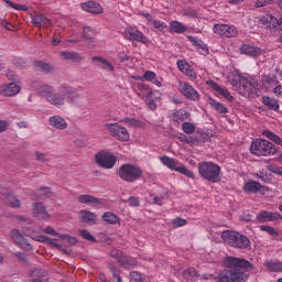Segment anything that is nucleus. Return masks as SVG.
Masks as SVG:
<instances>
[{"label": "nucleus", "mask_w": 282, "mask_h": 282, "mask_svg": "<svg viewBox=\"0 0 282 282\" xmlns=\"http://www.w3.org/2000/svg\"><path fill=\"white\" fill-rule=\"evenodd\" d=\"M102 221L106 224L113 226L115 224H118L120 221V217L118 215L111 213V212H106L102 215Z\"/></svg>", "instance_id": "c9c22d12"}, {"label": "nucleus", "mask_w": 282, "mask_h": 282, "mask_svg": "<svg viewBox=\"0 0 282 282\" xmlns=\"http://www.w3.org/2000/svg\"><path fill=\"white\" fill-rule=\"evenodd\" d=\"M40 191L42 192L41 194H37L36 192L33 193V197H41V195H48L52 196L54 195V192H52V188L50 187H41Z\"/></svg>", "instance_id": "de8ad7c7"}, {"label": "nucleus", "mask_w": 282, "mask_h": 282, "mask_svg": "<svg viewBox=\"0 0 282 282\" xmlns=\"http://www.w3.org/2000/svg\"><path fill=\"white\" fill-rule=\"evenodd\" d=\"M173 120L174 122H184V120H188V112H186V110L181 109V110H176L173 113Z\"/></svg>", "instance_id": "e433bc0d"}, {"label": "nucleus", "mask_w": 282, "mask_h": 282, "mask_svg": "<svg viewBox=\"0 0 282 282\" xmlns=\"http://www.w3.org/2000/svg\"><path fill=\"white\" fill-rule=\"evenodd\" d=\"M43 232H44L45 235H52V237H58V235H62V234H58V232L56 231V229L53 228V227H46V228L43 230Z\"/></svg>", "instance_id": "13d9d810"}, {"label": "nucleus", "mask_w": 282, "mask_h": 282, "mask_svg": "<svg viewBox=\"0 0 282 282\" xmlns=\"http://www.w3.org/2000/svg\"><path fill=\"white\" fill-rule=\"evenodd\" d=\"M183 276L184 279H194V276H197V270L195 268H189L184 271Z\"/></svg>", "instance_id": "09e8293b"}, {"label": "nucleus", "mask_w": 282, "mask_h": 282, "mask_svg": "<svg viewBox=\"0 0 282 282\" xmlns=\"http://www.w3.org/2000/svg\"><path fill=\"white\" fill-rule=\"evenodd\" d=\"M105 129H107L115 138H118L121 142H128L129 140V131L127 128L118 124V123H105Z\"/></svg>", "instance_id": "9d476101"}, {"label": "nucleus", "mask_w": 282, "mask_h": 282, "mask_svg": "<svg viewBox=\"0 0 282 282\" xmlns=\"http://www.w3.org/2000/svg\"><path fill=\"white\" fill-rule=\"evenodd\" d=\"M273 93L275 94V96L278 98H282V86L281 85H278L274 89H273Z\"/></svg>", "instance_id": "774afa93"}, {"label": "nucleus", "mask_w": 282, "mask_h": 282, "mask_svg": "<svg viewBox=\"0 0 282 282\" xmlns=\"http://www.w3.org/2000/svg\"><path fill=\"white\" fill-rule=\"evenodd\" d=\"M58 239L59 241H67V243H69V246H76V243H78V239H76V237L68 235V234H62L58 235Z\"/></svg>", "instance_id": "a19ab883"}, {"label": "nucleus", "mask_w": 282, "mask_h": 282, "mask_svg": "<svg viewBox=\"0 0 282 282\" xmlns=\"http://www.w3.org/2000/svg\"><path fill=\"white\" fill-rule=\"evenodd\" d=\"M48 122L51 127L59 129V131H64V129H67V121H65V119L61 116L50 117Z\"/></svg>", "instance_id": "5701e85b"}, {"label": "nucleus", "mask_w": 282, "mask_h": 282, "mask_svg": "<svg viewBox=\"0 0 282 282\" xmlns=\"http://www.w3.org/2000/svg\"><path fill=\"white\" fill-rule=\"evenodd\" d=\"M177 67L180 72H182L185 76H188L191 80H195L197 78V73H195V68L188 64L186 61H178Z\"/></svg>", "instance_id": "dca6fc26"}, {"label": "nucleus", "mask_w": 282, "mask_h": 282, "mask_svg": "<svg viewBox=\"0 0 282 282\" xmlns=\"http://www.w3.org/2000/svg\"><path fill=\"white\" fill-rule=\"evenodd\" d=\"M209 105L210 107H213V109H215V111H217V113H221V116H226V113L228 112V108L224 106V104L213 98L209 99Z\"/></svg>", "instance_id": "72a5a7b5"}, {"label": "nucleus", "mask_w": 282, "mask_h": 282, "mask_svg": "<svg viewBox=\"0 0 282 282\" xmlns=\"http://www.w3.org/2000/svg\"><path fill=\"white\" fill-rule=\"evenodd\" d=\"M178 89L188 100H199V93H197V90L186 82H180Z\"/></svg>", "instance_id": "f8f14e48"}, {"label": "nucleus", "mask_w": 282, "mask_h": 282, "mask_svg": "<svg viewBox=\"0 0 282 282\" xmlns=\"http://www.w3.org/2000/svg\"><path fill=\"white\" fill-rule=\"evenodd\" d=\"M83 37L86 41V43L88 44L94 43V40L96 39V30H93L89 26H84Z\"/></svg>", "instance_id": "f704fd0d"}, {"label": "nucleus", "mask_w": 282, "mask_h": 282, "mask_svg": "<svg viewBox=\"0 0 282 282\" xmlns=\"http://www.w3.org/2000/svg\"><path fill=\"white\" fill-rule=\"evenodd\" d=\"M276 145L265 139H257L251 143L250 152L252 155H274L276 153Z\"/></svg>", "instance_id": "20e7f679"}, {"label": "nucleus", "mask_w": 282, "mask_h": 282, "mask_svg": "<svg viewBox=\"0 0 282 282\" xmlns=\"http://www.w3.org/2000/svg\"><path fill=\"white\" fill-rule=\"evenodd\" d=\"M62 89H63V94H65V96L67 97V100H69L70 102H74V100H77V98H80V94H78L76 89L67 85H63Z\"/></svg>", "instance_id": "c756f323"}, {"label": "nucleus", "mask_w": 282, "mask_h": 282, "mask_svg": "<svg viewBox=\"0 0 282 282\" xmlns=\"http://www.w3.org/2000/svg\"><path fill=\"white\" fill-rule=\"evenodd\" d=\"M162 164L164 166H167V169H171V171H176V173H181L182 175H185V177H189L191 180H195V174L193 171L186 169L184 164L180 163V161L169 158L166 155L160 158Z\"/></svg>", "instance_id": "0eeeda50"}, {"label": "nucleus", "mask_w": 282, "mask_h": 282, "mask_svg": "<svg viewBox=\"0 0 282 282\" xmlns=\"http://www.w3.org/2000/svg\"><path fill=\"white\" fill-rule=\"evenodd\" d=\"M187 221L183 218H176L174 219V226H177L178 228L182 226H186Z\"/></svg>", "instance_id": "338daca9"}, {"label": "nucleus", "mask_w": 282, "mask_h": 282, "mask_svg": "<svg viewBox=\"0 0 282 282\" xmlns=\"http://www.w3.org/2000/svg\"><path fill=\"white\" fill-rule=\"evenodd\" d=\"M91 62L100 67L101 69H106V72H113V64H111L107 58L102 56H93Z\"/></svg>", "instance_id": "4be33fe9"}, {"label": "nucleus", "mask_w": 282, "mask_h": 282, "mask_svg": "<svg viewBox=\"0 0 282 282\" xmlns=\"http://www.w3.org/2000/svg\"><path fill=\"white\" fill-rule=\"evenodd\" d=\"M19 261H22V263H28V256L24 252H18L14 254Z\"/></svg>", "instance_id": "680f3d73"}, {"label": "nucleus", "mask_w": 282, "mask_h": 282, "mask_svg": "<svg viewBox=\"0 0 282 282\" xmlns=\"http://www.w3.org/2000/svg\"><path fill=\"white\" fill-rule=\"evenodd\" d=\"M238 91L247 98H257L259 96V82L242 77L239 82Z\"/></svg>", "instance_id": "423d86ee"}, {"label": "nucleus", "mask_w": 282, "mask_h": 282, "mask_svg": "<svg viewBox=\"0 0 282 282\" xmlns=\"http://www.w3.org/2000/svg\"><path fill=\"white\" fill-rule=\"evenodd\" d=\"M221 239L225 243H228L231 248H238V250H248L250 248V238L237 231H223Z\"/></svg>", "instance_id": "7ed1b4c3"}, {"label": "nucleus", "mask_w": 282, "mask_h": 282, "mask_svg": "<svg viewBox=\"0 0 282 282\" xmlns=\"http://www.w3.org/2000/svg\"><path fill=\"white\" fill-rule=\"evenodd\" d=\"M262 105H264V107L269 108L270 111H279V109H280L279 100H276L270 96L262 97Z\"/></svg>", "instance_id": "393cba45"}, {"label": "nucleus", "mask_w": 282, "mask_h": 282, "mask_svg": "<svg viewBox=\"0 0 282 282\" xmlns=\"http://www.w3.org/2000/svg\"><path fill=\"white\" fill-rule=\"evenodd\" d=\"M264 265L268 268L269 272H282V262L265 261Z\"/></svg>", "instance_id": "58836bf2"}, {"label": "nucleus", "mask_w": 282, "mask_h": 282, "mask_svg": "<svg viewBox=\"0 0 282 282\" xmlns=\"http://www.w3.org/2000/svg\"><path fill=\"white\" fill-rule=\"evenodd\" d=\"M178 140L181 142H186V144H195V138H193V137H186V135L182 134L181 137H178Z\"/></svg>", "instance_id": "4d7b16f0"}, {"label": "nucleus", "mask_w": 282, "mask_h": 282, "mask_svg": "<svg viewBox=\"0 0 282 282\" xmlns=\"http://www.w3.org/2000/svg\"><path fill=\"white\" fill-rule=\"evenodd\" d=\"M33 66L36 72H44L45 74H51V72L54 70V67H52V65L43 61H35L33 63Z\"/></svg>", "instance_id": "2f4dec72"}, {"label": "nucleus", "mask_w": 282, "mask_h": 282, "mask_svg": "<svg viewBox=\"0 0 282 282\" xmlns=\"http://www.w3.org/2000/svg\"><path fill=\"white\" fill-rule=\"evenodd\" d=\"M198 173L203 180H207L212 184L221 182V166L214 162H200L198 164Z\"/></svg>", "instance_id": "f03ea898"}, {"label": "nucleus", "mask_w": 282, "mask_h": 282, "mask_svg": "<svg viewBox=\"0 0 282 282\" xmlns=\"http://www.w3.org/2000/svg\"><path fill=\"white\" fill-rule=\"evenodd\" d=\"M118 263L121 268H135V265H138V261L128 256H120L118 258Z\"/></svg>", "instance_id": "c85d7f7f"}, {"label": "nucleus", "mask_w": 282, "mask_h": 282, "mask_svg": "<svg viewBox=\"0 0 282 282\" xmlns=\"http://www.w3.org/2000/svg\"><path fill=\"white\" fill-rule=\"evenodd\" d=\"M243 191L245 193H253L254 195H257V193L265 195V187L261 185V183L252 180L245 183Z\"/></svg>", "instance_id": "4468645a"}, {"label": "nucleus", "mask_w": 282, "mask_h": 282, "mask_svg": "<svg viewBox=\"0 0 282 282\" xmlns=\"http://www.w3.org/2000/svg\"><path fill=\"white\" fill-rule=\"evenodd\" d=\"M61 56L64 61H73V63H80V61H83V58L78 56V53L63 52Z\"/></svg>", "instance_id": "4c0bfd02"}, {"label": "nucleus", "mask_w": 282, "mask_h": 282, "mask_svg": "<svg viewBox=\"0 0 282 282\" xmlns=\"http://www.w3.org/2000/svg\"><path fill=\"white\" fill-rule=\"evenodd\" d=\"M259 23L264 30L271 32H282V18L276 19L272 15H263L259 19Z\"/></svg>", "instance_id": "1a4fd4ad"}, {"label": "nucleus", "mask_w": 282, "mask_h": 282, "mask_svg": "<svg viewBox=\"0 0 282 282\" xmlns=\"http://www.w3.org/2000/svg\"><path fill=\"white\" fill-rule=\"evenodd\" d=\"M126 39L142 43V33H140V31H126Z\"/></svg>", "instance_id": "ea45409f"}, {"label": "nucleus", "mask_w": 282, "mask_h": 282, "mask_svg": "<svg viewBox=\"0 0 282 282\" xmlns=\"http://www.w3.org/2000/svg\"><path fill=\"white\" fill-rule=\"evenodd\" d=\"M268 169L271 173H274V175H280L282 177V166L269 165Z\"/></svg>", "instance_id": "864d4df0"}, {"label": "nucleus", "mask_w": 282, "mask_h": 282, "mask_svg": "<svg viewBox=\"0 0 282 282\" xmlns=\"http://www.w3.org/2000/svg\"><path fill=\"white\" fill-rule=\"evenodd\" d=\"M46 274L47 272L41 269H34L31 271V276H36V279H43Z\"/></svg>", "instance_id": "603ef678"}, {"label": "nucleus", "mask_w": 282, "mask_h": 282, "mask_svg": "<svg viewBox=\"0 0 282 282\" xmlns=\"http://www.w3.org/2000/svg\"><path fill=\"white\" fill-rule=\"evenodd\" d=\"M150 25H152L156 30H160V32H162V30H164V28H166V24L164 22L159 21V20L152 21V24H150Z\"/></svg>", "instance_id": "5fc2aeb1"}, {"label": "nucleus", "mask_w": 282, "mask_h": 282, "mask_svg": "<svg viewBox=\"0 0 282 282\" xmlns=\"http://www.w3.org/2000/svg\"><path fill=\"white\" fill-rule=\"evenodd\" d=\"M4 3H7L10 8H13V10H19L20 12H28V6L14 3L10 0H3Z\"/></svg>", "instance_id": "79ce46f5"}, {"label": "nucleus", "mask_w": 282, "mask_h": 282, "mask_svg": "<svg viewBox=\"0 0 282 282\" xmlns=\"http://www.w3.org/2000/svg\"><path fill=\"white\" fill-rule=\"evenodd\" d=\"M187 28L180 21H173L170 24V32L171 34H184Z\"/></svg>", "instance_id": "473e14b6"}, {"label": "nucleus", "mask_w": 282, "mask_h": 282, "mask_svg": "<svg viewBox=\"0 0 282 282\" xmlns=\"http://www.w3.org/2000/svg\"><path fill=\"white\" fill-rule=\"evenodd\" d=\"M142 90L148 91L145 94V105L151 111H155L158 109V104H155V100L158 97H155L156 91H153L151 88H149V85L142 84Z\"/></svg>", "instance_id": "ddd939ff"}, {"label": "nucleus", "mask_w": 282, "mask_h": 282, "mask_svg": "<svg viewBox=\"0 0 282 282\" xmlns=\"http://www.w3.org/2000/svg\"><path fill=\"white\" fill-rule=\"evenodd\" d=\"M40 91L42 94H52L53 88H52V86L43 85V86H41Z\"/></svg>", "instance_id": "69168bd1"}, {"label": "nucleus", "mask_w": 282, "mask_h": 282, "mask_svg": "<svg viewBox=\"0 0 282 282\" xmlns=\"http://www.w3.org/2000/svg\"><path fill=\"white\" fill-rule=\"evenodd\" d=\"M282 219V215L276 212H269V221H279Z\"/></svg>", "instance_id": "6e6d98bb"}, {"label": "nucleus", "mask_w": 282, "mask_h": 282, "mask_svg": "<svg viewBox=\"0 0 282 282\" xmlns=\"http://www.w3.org/2000/svg\"><path fill=\"white\" fill-rule=\"evenodd\" d=\"M224 265L227 269L216 276L217 282H248L250 273L257 270L252 262L232 256L224 259Z\"/></svg>", "instance_id": "f257e3e1"}, {"label": "nucleus", "mask_w": 282, "mask_h": 282, "mask_svg": "<svg viewBox=\"0 0 282 282\" xmlns=\"http://www.w3.org/2000/svg\"><path fill=\"white\" fill-rule=\"evenodd\" d=\"M184 133H187V135H191L195 133V124L192 122H183L182 124Z\"/></svg>", "instance_id": "c03bdc74"}, {"label": "nucleus", "mask_w": 282, "mask_h": 282, "mask_svg": "<svg viewBox=\"0 0 282 282\" xmlns=\"http://www.w3.org/2000/svg\"><path fill=\"white\" fill-rule=\"evenodd\" d=\"M129 206H140V198L132 196L128 199Z\"/></svg>", "instance_id": "e2e57ef3"}, {"label": "nucleus", "mask_w": 282, "mask_h": 282, "mask_svg": "<svg viewBox=\"0 0 282 282\" xmlns=\"http://www.w3.org/2000/svg\"><path fill=\"white\" fill-rule=\"evenodd\" d=\"M240 52L241 54H245L246 56H251L253 58L257 56H261V50L259 47L248 45V44H243L240 47Z\"/></svg>", "instance_id": "b1692460"}, {"label": "nucleus", "mask_w": 282, "mask_h": 282, "mask_svg": "<svg viewBox=\"0 0 282 282\" xmlns=\"http://www.w3.org/2000/svg\"><path fill=\"white\" fill-rule=\"evenodd\" d=\"M198 50H202L203 54H209L208 46L200 40L198 45H196Z\"/></svg>", "instance_id": "052dcab7"}, {"label": "nucleus", "mask_w": 282, "mask_h": 282, "mask_svg": "<svg viewBox=\"0 0 282 282\" xmlns=\"http://www.w3.org/2000/svg\"><path fill=\"white\" fill-rule=\"evenodd\" d=\"M142 80H147L148 83H153L156 87H162V82L158 79V75L153 70L144 72L142 76Z\"/></svg>", "instance_id": "7c9ffc66"}, {"label": "nucleus", "mask_w": 282, "mask_h": 282, "mask_svg": "<svg viewBox=\"0 0 282 282\" xmlns=\"http://www.w3.org/2000/svg\"><path fill=\"white\" fill-rule=\"evenodd\" d=\"M79 235L83 239H86V241H93V243H96V237L89 232L87 229H82L79 231Z\"/></svg>", "instance_id": "37998d69"}, {"label": "nucleus", "mask_w": 282, "mask_h": 282, "mask_svg": "<svg viewBox=\"0 0 282 282\" xmlns=\"http://www.w3.org/2000/svg\"><path fill=\"white\" fill-rule=\"evenodd\" d=\"M33 216L36 219H47L50 215L47 214V209L43 206V203H34L32 205Z\"/></svg>", "instance_id": "412c9836"}, {"label": "nucleus", "mask_w": 282, "mask_h": 282, "mask_svg": "<svg viewBox=\"0 0 282 282\" xmlns=\"http://www.w3.org/2000/svg\"><path fill=\"white\" fill-rule=\"evenodd\" d=\"M118 175L123 182L133 183L142 177V169L131 163H126L119 167Z\"/></svg>", "instance_id": "39448f33"}, {"label": "nucleus", "mask_w": 282, "mask_h": 282, "mask_svg": "<svg viewBox=\"0 0 282 282\" xmlns=\"http://www.w3.org/2000/svg\"><path fill=\"white\" fill-rule=\"evenodd\" d=\"M10 238L12 239V241H14V243H18V246H21L25 250H32V246L30 245V242H28V240H25V237L21 235V231L19 229H12L10 231Z\"/></svg>", "instance_id": "2eb2a0df"}, {"label": "nucleus", "mask_w": 282, "mask_h": 282, "mask_svg": "<svg viewBox=\"0 0 282 282\" xmlns=\"http://www.w3.org/2000/svg\"><path fill=\"white\" fill-rule=\"evenodd\" d=\"M80 6L86 12H90V14H102V7L96 1H87Z\"/></svg>", "instance_id": "aec40b11"}, {"label": "nucleus", "mask_w": 282, "mask_h": 282, "mask_svg": "<svg viewBox=\"0 0 282 282\" xmlns=\"http://www.w3.org/2000/svg\"><path fill=\"white\" fill-rule=\"evenodd\" d=\"M184 15L185 17H191L192 19L197 18V11L193 10V9H187L184 11Z\"/></svg>", "instance_id": "0e129e2a"}, {"label": "nucleus", "mask_w": 282, "mask_h": 282, "mask_svg": "<svg viewBox=\"0 0 282 282\" xmlns=\"http://www.w3.org/2000/svg\"><path fill=\"white\" fill-rule=\"evenodd\" d=\"M95 161L101 169H113L116 162H118V158L111 152H98L95 155Z\"/></svg>", "instance_id": "6e6552de"}, {"label": "nucleus", "mask_w": 282, "mask_h": 282, "mask_svg": "<svg viewBox=\"0 0 282 282\" xmlns=\"http://www.w3.org/2000/svg\"><path fill=\"white\" fill-rule=\"evenodd\" d=\"M260 230H262V232H268V235H271V237H279V231H276V229L273 227L262 225Z\"/></svg>", "instance_id": "a18cd8bd"}, {"label": "nucleus", "mask_w": 282, "mask_h": 282, "mask_svg": "<svg viewBox=\"0 0 282 282\" xmlns=\"http://www.w3.org/2000/svg\"><path fill=\"white\" fill-rule=\"evenodd\" d=\"M122 122H124V124H129V127H140V120L135 118H124L122 119Z\"/></svg>", "instance_id": "8fccbe9b"}, {"label": "nucleus", "mask_w": 282, "mask_h": 282, "mask_svg": "<svg viewBox=\"0 0 282 282\" xmlns=\"http://www.w3.org/2000/svg\"><path fill=\"white\" fill-rule=\"evenodd\" d=\"M47 102L54 105L55 107H61L65 105V95L63 94H51L46 97Z\"/></svg>", "instance_id": "a878e982"}, {"label": "nucleus", "mask_w": 282, "mask_h": 282, "mask_svg": "<svg viewBox=\"0 0 282 282\" xmlns=\"http://www.w3.org/2000/svg\"><path fill=\"white\" fill-rule=\"evenodd\" d=\"M32 23L33 25H35V28H41L42 25H45L47 28L48 25H52V22L50 21V19H47V17L39 13H35L32 18Z\"/></svg>", "instance_id": "bb28decb"}, {"label": "nucleus", "mask_w": 282, "mask_h": 282, "mask_svg": "<svg viewBox=\"0 0 282 282\" xmlns=\"http://www.w3.org/2000/svg\"><path fill=\"white\" fill-rule=\"evenodd\" d=\"M7 78L9 80H12V83H19V76L17 74H14V72L9 70L7 73Z\"/></svg>", "instance_id": "bf43d9fd"}, {"label": "nucleus", "mask_w": 282, "mask_h": 282, "mask_svg": "<svg viewBox=\"0 0 282 282\" xmlns=\"http://www.w3.org/2000/svg\"><path fill=\"white\" fill-rule=\"evenodd\" d=\"M214 32L215 34H219V36H226L227 39H234L239 34V31L235 26L228 24H215Z\"/></svg>", "instance_id": "9b49d317"}, {"label": "nucleus", "mask_w": 282, "mask_h": 282, "mask_svg": "<svg viewBox=\"0 0 282 282\" xmlns=\"http://www.w3.org/2000/svg\"><path fill=\"white\" fill-rule=\"evenodd\" d=\"M207 85H209V87H212V89H214V91H216L217 94L223 96V98L228 100V102H232V100H235V97H232V95H230V91H228V89L221 87L219 84H217L213 80H208Z\"/></svg>", "instance_id": "f3484780"}, {"label": "nucleus", "mask_w": 282, "mask_h": 282, "mask_svg": "<svg viewBox=\"0 0 282 282\" xmlns=\"http://www.w3.org/2000/svg\"><path fill=\"white\" fill-rule=\"evenodd\" d=\"M82 217L80 223L82 224H90L91 226H95L96 224V215L87 209L80 210Z\"/></svg>", "instance_id": "cd10ccee"}, {"label": "nucleus", "mask_w": 282, "mask_h": 282, "mask_svg": "<svg viewBox=\"0 0 282 282\" xmlns=\"http://www.w3.org/2000/svg\"><path fill=\"white\" fill-rule=\"evenodd\" d=\"M19 91H21V86L17 85L14 82L9 83L8 85H2L0 87V94L2 96H17Z\"/></svg>", "instance_id": "a211bd4d"}, {"label": "nucleus", "mask_w": 282, "mask_h": 282, "mask_svg": "<svg viewBox=\"0 0 282 282\" xmlns=\"http://www.w3.org/2000/svg\"><path fill=\"white\" fill-rule=\"evenodd\" d=\"M130 282H142V273L132 271L130 273Z\"/></svg>", "instance_id": "3c124183"}, {"label": "nucleus", "mask_w": 282, "mask_h": 282, "mask_svg": "<svg viewBox=\"0 0 282 282\" xmlns=\"http://www.w3.org/2000/svg\"><path fill=\"white\" fill-rule=\"evenodd\" d=\"M269 215H270V212L268 210H262L258 214L257 216V220L260 223V224H265V221H269Z\"/></svg>", "instance_id": "49530a36"}, {"label": "nucleus", "mask_w": 282, "mask_h": 282, "mask_svg": "<svg viewBox=\"0 0 282 282\" xmlns=\"http://www.w3.org/2000/svg\"><path fill=\"white\" fill-rule=\"evenodd\" d=\"M77 202H79V204H93V206H102V204H105V199L91 196L89 194L79 195L77 197Z\"/></svg>", "instance_id": "6ab92c4d"}]
</instances>
